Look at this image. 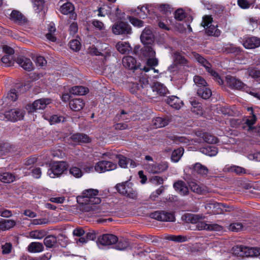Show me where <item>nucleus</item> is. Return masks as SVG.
Wrapping results in <instances>:
<instances>
[{
    "label": "nucleus",
    "mask_w": 260,
    "mask_h": 260,
    "mask_svg": "<svg viewBox=\"0 0 260 260\" xmlns=\"http://www.w3.org/2000/svg\"><path fill=\"white\" fill-rule=\"evenodd\" d=\"M232 251L235 255L241 257L256 256L260 254V249L249 247L242 245L234 246Z\"/></svg>",
    "instance_id": "f257e3e1"
},
{
    "label": "nucleus",
    "mask_w": 260,
    "mask_h": 260,
    "mask_svg": "<svg viewBox=\"0 0 260 260\" xmlns=\"http://www.w3.org/2000/svg\"><path fill=\"white\" fill-rule=\"evenodd\" d=\"M112 32L116 35H127L132 33V29L129 24L123 21L115 22L112 27Z\"/></svg>",
    "instance_id": "f03ea898"
},
{
    "label": "nucleus",
    "mask_w": 260,
    "mask_h": 260,
    "mask_svg": "<svg viewBox=\"0 0 260 260\" xmlns=\"http://www.w3.org/2000/svg\"><path fill=\"white\" fill-rule=\"evenodd\" d=\"M67 169L66 164L63 161L55 162L51 165L47 174L51 178L60 176Z\"/></svg>",
    "instance_id": "7ed1b4c3"
},
{
    "label": "nucleus",
    "mask_w": 260,
    "mask_h": 260,
    "mask_svg": "<svg viewBox=\"0 0 260 260\" xmlns=\"http://www.w3.org/2000/svg\"><path fill=\"white\" fill-rule=\"evenodd\" d=\"M51 99L49 98L40 99L36 100L31 104H27L26 109L29 113H32L37 110L44 109L47 105L51 103Z\"/></svg>",
    "instance_id": "20e7f679"
},
{
    "label": "nucleus",
    "mask_w": 260,
    "mask_h": 260,
    "mask_svg": "<svg viewBox=\"0 0 260 260\" xmlns=\"http://www.w3.org/2000/svg\"><path fill=\"white\" fill-rule=\"evenodd\" d=\"M150 217L157 220L173 222L175 220L174 214L165 211H156L150 214Z\"/></svg>",
    "instance_id": "39448f33"
},
{
    "label": "nucleus",
    "mask_w": 260,
    "mask_h": 260,
    "mask_svg": "<svg viewBox=\"0 0 260 260\" xmlns=\"http://www.w3.org/2000/svg\"><path fill=\"white\" fill-rule=\"evenodd\" d=\"M117 168V165L110 161L101 160L96 163L94 170L99 173H104L114 170Z\"/></svg>",
    "instance_id": "423d86ee"
},
{
    "label": "nucleus",
    "mask_w": 260,
    "mask_h": 260,
    "mask_svg": "<svg viewBox=\"0 0 260 260\" xmlns=\"http://www.w3.org/2000/svg\"><path fill=\"white\" fill-rule=\"evenodd\" d=\"M168 163L166 161H162L158 164L145 165V169L152 174H159L168 168Z\"/></svg>",
    "instance_id": "0eeeda50"
},
{
    "label": "nucleus",
    "mask_w": 260,
    "mask_h": 260,
    "mask_svg": "<svg viewBox=\"0 0 260 260\" xmlns=\"http://www.w3.org/2000/svg\"><path fill=\"white\" fill-rule=\"evenodd\" d=\"M226 81L228 86L232 89L245 90L248 88L244 83L234 77L228 76L226 77Z\"/></svg>",
    "instance_id": "6e6552de"
},
{
    "label": "nucleus",
    "mask_w": 260,
    "mask_h": 260,
    "mask_svg": "<svg viewBox=\"0 0 260 260\" xmlns=\"http://www.w3.org/2000/svg\"><path fill=\"white\" fill-rule=\"evenodd\" d=\"M25 114L24 111L19 109H12L6 112L5 117L10 121H16L23 119Z\"/></svg>",
    "instance_id": "1a4fd4ad"
},
{
    "label": "nucleus",
    "mask_w": 260,
    "mask_h": 260,
    "mask_svg": "<svg viewBox=\"0 0 260 260\" xmlns=\"http://www.w3.org/2000/svg\"><path fill=\"white\" fill-rule=\"evenodd\" d=\"M243 45L248 49H254L260 46V38L252 36L243 40Z\"/></svg>",
    "instance_id": "9d476101"
},
{
    "label": "nucleus",
    "mask_w": 260,
    "mask_h": 260,
    "mask_svg": "<svg viewBox=\"0 0 260 260\" xmlns=\"http://www.w3.org/2000/svg\"><path fill=\"white\" fill-rule=\"evenodd\" d=\"M98 241L103 245H110L118 241V237L113 234H103L98 238Z\"/></svg>",
    "instance_id": "9b49d317"
},
{
    "label": "nucleus",
    "mask_w": 260,
    "mask_h": 260,
    "mask_svg": "<svg viewBox=\"0 0 260 260\" xmlns=\"http://www.w3.org/2000/svg\"><path fill=\"white\" fill-rule=\"evenodd\" d=\"M140 39L144 45H149L154 42V36L149 27H145L142 32Z\"/></svg>",
    "instance_id": "f8f14e48"
},
{
    "label": "nucleus",
    "mask_w": 260,
    "mask_h": 260,
    "mask_svg": "<svg viewBox=\"0 0 260 260\" xmlns=\"http://www.w3.org/2000/svg\"><path fill=\"white\" fill-rule=\"evenodd\" d=\"M16 62L26 71H30L34 69L33 63L31 60L25 56H21L18 57L16 59Z\"/></svg>",
    "instance_id": "ddd939ff"
},
{
    "label": "nucleus",
    "mask_w": 260,
    "mask_h": 260,
    "mask_svg": "<svg viewBox=\"0 0 260 260\" xmlns=\"http://www.w3.org/2000/svg\"><path fill=\"white\" fill-rule=\"evenodd\" d=\"M173 187L181 195L186 196L188 194V188L185 182L182 180H178L175 182L173 184Z\"/></svg>",
    "instance_id": "4468645a"
},
{
    "label": "nucleus",
    "mask_w": 260,
    "mask_h": 260,
    "mask_svg": "<svg viewBox=\"0 0 260 260\" xmlns=\"http://www.w3.org/2000/svg\"><path fill=\"white\" fill-rule=\"evenodd\" d=\"M11 19L17 23L22 24L27 21V19L20 12L13 10L10 14Z\"/></svg>",
    "instance_id": "2eb2a0df"
},
{
    "label": "nucleus",
    "mask_w": 260,
    "mask_h": 260,
    "mask_svg": "<svg viewBox=\"0 0 260 260\" xmlns=\"http://www.w3.org/2000/svg\"><path fill=\"white\" fill-rule=\"evenodd\" d=\"M155 55V52L153 48L149 45H145L140 50V56L141 57L150 58L154 57Z\"/></svg>",
    "instance_id": "dca6fc26"
},
{
    "label": "nucleus",
    "mask_w": 260,
    "mask_h": 260,
    "mask_svg": "<svg viewBox=\"0 0 260 260\" xmlns=\"http://www.w3.org/2000/svg\"><path fill=\"white\" fill-rule=\"evenodd\" d=\"M165 101L171 107L176 109H179L183 104V102L176 96L169 97Z\"/></svg>",
    "instance_id": "f3484780"
},
{
    "label": "nucleus",
    "mask_w": 260,
    "mask_h": 260,
    "mask_svg": "<svg viewBox=\"0 0 260 260\" xmlns=\"http://www.w3.org/2000/svg\"><path fill=\"white\" fill-rule=\"evenodd\" d=\"M90 52L91 54L95 55H101L104 56L105 58L108 57L111 55L110 49L107 47L105 48V50L103 49H99L92 46L90 48Z\"/></svg>",
    "instance_id": "a211bd4d"
},
{
    "label": "nucleus",
    "mask_w": 260,
    "mask_h": 260,
    "mask_svg": "<svg viewBox=\"0 0 260 260\" xmlns=\"http://www.w3.org/2000/svg\"><path fill=\"white\" fill-rule=\"evenodd\" d=\"M193 171L202 177H206L209 173L208 169L199 162H197L192 166Z\"/></svg>",
    "instance_id": "6ab92c4d"
},
{
    "label": "nucleus",
    "mask_w": 260,
    "mask_h": 260,
    "mask_svg": "<svg viewBox=\"0 0 260 260\" xmlns=\"http://www.w3.org/2000/svg\"><path fill=\"white\" fill-rule=\"evenodd\" d=\"M122 64L124 67L129 70H134L137 68L136 60L131 56L124 57L122 59Z\"/></svg>",
    "instance_id": "aec40b11"
},
{
    "label": "nucleus",
    "mask_w": 260,
    "mask_h": 260,
    "mask_svg": "<svg viewBox=\"0 0 260 260\" xmlns=\"http://www.w3.org/2000/svg\"><path fill=\"white\" fill-rule=\"evenodd\" d=\"M85 103L82 99H75L70 101L69 105L71 109L75 111L81 110L84 106Z\"/></svg>",
    "instance_id": "412c9836"
},
{
    "label": "nucleus",
    "mask_w": 260,
    "mask_h": 260,
    "mask_svg": "<svg viewBox=\"0 0 260 260\" xmlns=\"http://www.w3.org/2000/svg\"><path fill=\"white\" fill-rule=\"evenodd\" d=\"M71 138L74 142L78 143H89L90 138L85 134L77 133L72 136Z\"/></svg>",
    "instance_id": "4be33fe9"
},
{
    "label": "nucleus",
    "mask_w": 260,
    "mask_h": 260,
    "mask_svg": "<svg viewBox=\"0 0 260 260\" xmlns=\"http://www.w3.org/2000/svg\"><path fill=\"white\" fill-rule=\"evenodd\" d=\"M200 151L205 155L214 156L217 154L218 149L214 146H207L201 148Z\"/></svg>",
    "instance_id": "5701e85b"
},
{
    "label": "nucleus",
    "mask_w": 260,
    "mask_h": 260,
    "mask_svg": "<svg viewBox=\"0 0 260 260\" xmlns=\"http://www.w3.org/2000/svg\"><path fill=\"white\" fill-rule=\"evenodd\" d=\"M117 50L122 54H128L132 50L129 43L126 42H118L116 45Z\"/></svg>",
    "instance_id": "b1692460"
},
{
    "label": "nucleus",
    "mask_w": 260,
    "mask_h": 260,
    "mask_svg": "<svg viewBox=\"0 0 260 260\" xmlns=\"http://www.w3.org/2000/svg\"><path fill=\"white\" fill-rule=\"evenodd\" d=\"M16 222L11 219H2L0 221V232L8 230L14 226Z\"/></svg>",
    "instance_id": "393cba45"
},
{
    "label": "nucleus",
    "mask_w": 260,
    "mask_h": 260,
    "mask_svg": "<svg viewBox=\"0 0 260 260\" xmlns=\"http://www.w3.org/2000/svg\"><path fill=\"white\" fill-rule=\"evenodd\" d=\"M152 89L153 91H156L160 96L165 95L168 92L166 87L159 82L155 83L152 87Z\"/></svg>",
    "instance_id": "a878e982"
},
{
    "label": "nucleus",
    "mask_w": 260,
    "mask_h": 260,
    "mask_svg": "<svg viewBox=\"0 0 260 260\" xmlns=\"http://www.w3.org/2000/svg\"><path fill=\"white\" fill-rule=\"evenodd\" d=\"M43 249V245L40 242H31L27 247L28 251L32 253L40 252Z\"/></svg>",
    "instance_id": "bb28decb"
},
{
    "label": "nucleus",
    "mask_w": 260,
    "mask_h": 260,
    "mask_svg": "<svg viewBox=\"0 0 260 260\" xmlns=\"http://www.w3.org/2000/svg\"><path fill=\"white\" fill-rule=\"evenodd\" d=\"M197 94L203 99L207 100L211 96L212 92L211 90L206 87V86H203L198 89Z\"/></svg>",
    "instance_id": "cd10ccee"
},
{
    "label": "nucleus",
    "mask_w": 260,
    "mask_h": 260,
    "mask_svg": "<svg viewBox=\"0 0 260 260\" xmlns=\"http://www.w3.org/2000/svg\"><path fill=\"white\" fill-rule=\"evenodd\" d=\"M60 11L64 15L71 14L74 11V6L71 3L67 2L61 6Z\"/></svg>",
    "instance_id": "c85d7f7f"
},
{
    "label": "nucleus",
    "mask_w": 260,
    "mask_h": 260,
    "mask_svg": "<svg viewBox=\"0 0 260 260\" xmlns=\"http://www.w3.org/2000/svg\"><path fill=\"white\" fill-rule=\"evenodd\" d=\"M15 176L13 174L8 172L0 174V181L4 183H9L15 180Z\"/></svg>",
    "instance_id": "c756f323"
},
{
    "label": "nucleus",
    "mask_w": 260,
    "mask_h": 260,
    "mask_svg": "<svg viewBox=\"0 0 260 260\" xmlns=\"http://www.w3.org/2000/svg\"><path fill=\"white\" fill-rule=\"evenodd\" d=\"M129 183L126 181L117 184L115 188L118 192L125 196L127 193V190L129 188Z\"/></svg>",
    "instance_id": "7c9ffc66"
},
{
    "label": "nucleus",
    "mask_w": 260,
    "mask_h": 260,
    "mask_svg": "<svg viewBox=\"0 0 260 260\" xmlns=\"http://www.w3.org/2000/svg\"><path fill=\"white\" fill-rule=\"evenodd\" d=\"M56 243V237L53 235H49L44 239V244L48 248L53 247Z\"/></svg>",
    "instance_id": "2f4dec72"
},
{
    "label": "nucleus",
    "mask_w": 260,
    "mask_h": 260,
    "mask_svg": "<svg viewBox=\"0 0 260 260\" xmlns=\"http://www.w3.org/2000/svg\"><path fill=\"white\" fill-rule=\"evenodd\" d=\"M89 91L88 88L82 86H78L72 87L71 92L76 95H84Z\"/></svg>",
    "instance_id": "473e14b6"
},
{
    "label": "nucleus",
    "mask_w": 260,
    "mask_h": 260,
    "mask_svg": "<svg viewBox=\"0 0 260 260\" xmlns=\"http://www.w3.org/2000/svg\"><path fill=\"white\" fill-rule=\"evenodd\" d=\"M183 152L184 149L182 147L174 150L171 155L172 160L175 162H178L182 156Z\"/></svg>",
    "instance_id": "72a5a7b5"
},
{
    "label": "nucleus",
    "mask_w": 260,
    "mask_h": 260,
    "mask_svg": "<svg viewBox=\"0 0 260 260\" xmlns=\"http://www.w3.org/2000/svg\"><path fill=\"white\" fill-rule=\"evenodd\" d=\"M169 120L167 119L161 117H156L153 120V125L155 128L162 127L167 125L169 123Z\"/></svg>",
    "instance_id": "f704fd0d"
},
{
    "label": "nucleus",
    "mask_w": 260,
    "mask_h": 260,
    "mask_svg": "<svg viewBox=\"0 0 260 260\" xmlns=\"http://www.w3.org/2000/svg\"><path fill=\"white\" fill-rule=\"evenodd\" d=\"M174 61L176 63L185 65L187 63V60L182 55V53L179 52H176L174 54Z\"/></svg>",
    "instance_id": "c9c22d12"
},
{
    "label": "nucleus",
    "mask_w": 260,
    "mask_h": 260,
    "mask_svg": "<svg viewBox=\"0 0 260 260\" xmlns=\"http://www.w3.org/2000/svg\"><path fill=\"white\" fill-rule=\"evenodd\" d=\"M206 32L209 36H218L220 35V31L217 28L216 26L213 25H210L206 29Z\"/></svg>",
    "instance_id": "e433bc0d"
},
{
    "label": "nucleus",
    "mask_w": 260,
    "mask_h": 260,
    "mask_svg": "<svg viewBox=\"0 0 260 260\" xmlns=\"http://www.w3.org/2000/svg\"><path fill=\"white\" fill-rule=\"evenodd\" d=\"M189 186L192 191L198 194H202L204 191L205 187L200 186L196 182H191Z\"/></svg>",
    "instance_id": "4c0bfd02"
},
{
    "label": "nucleus",
    "mask_w": 260,
    "mask_h": 260,
    "mask_svg": "<svg viewBox=\"0 0 260 260\" xmlns=\"http://www.w3.org/2000/svg\"><path fill=\"white\" fill-rule=\"evenodd\" d=\"M203 138L208 143L215 144L218 142V139L217 137L208 133L204 134Z\"/></svg>",
    "instance_id": "58836bf2"
},
{
    "label": "nucleus",
    "mask_w": 260,
    "mask_h": 260,
    "mask_svg": "<svg viewBox=\"0 0 260 260\" xmlns=\"http://www.w3.org/2000/svg\"><path fill=\"white\" fill-rule=\"evenodd\" d=\"M189 102L193 107L191 109L192 112H197L198 114L202 113L201 106L198 102L193 98H191Z\"/></svg>",
    "instance_id": "ea45409f"
},
{
    "label": "nucleus",
    "mask_w": 260,
    "mask_h": 260,
    "mask_svg": "<svg viewBox=\"0 0 260 260\" xmlns=\"http://www.w3.org/2000/svg\"><path fill=\"white\" fill-rule=\"evenodd\" d=\"M45 235L46 232L44 230H35L29 233V236L34 239H42Z\"/></svg>",
    "instance_id": "a19ab883"
},
{
    "label": "nucleus",
    "mask_w": 260,
    "mask_h": 260,
    "mask_svg": "<svg viewBox=\"0 0 260 260\" xmlns=\"http://www.w3.org/2000/svg\"><path fill=\"white\" fill-rule=\"evenodd\" d=\"M115 244V248L120 250L126 249L129 246L128 242L125 239H118Z\"/></svg>",
    "instance_id": "79ce46f5"
},
{
    "label": "nucleus",
    "mask_w": 260,
    "mask_h": 260,
    "mask_svg": "<svg viewBox=\"0 0 260 260\" xmlns=\"http://www.w3.org/2000/svg\"><path fill=\"white\" fill-rule=\"evenodd\" d=\"M193 81L195 84L200 88L207 86V83L206 80L200 76H195L193 78Z\"/></svg>",
    "instance_id": "37998d69"
},
{
    "label": "nucleus",
    "mask_w": 260,
    "mask_h": 260,
    "mask_svg": "<svg viewBox=\"0 0 260 260\" xmlns=\"http://www.w3.org/2000/svg\"><path fill=\"white\" fill-rule=\"evenodd\" d=\"M194 57L206 70H209V67L211 66V64L206 59L198 53L194 55Z\"/></svg>",
    "instance_id": "c03bdc74"
},
{
    "label": "nucleus",
    "mask_w": 260,
    "mask_h": 260,
    "mask_svg": "<svg viewBox=\"0 0 260 260\" xmlns=\"http://www.w3.org/2000/svg\"><path fill=\"white\" fill-rule=\"evenodd\" d=\"M127 19L134 26L137 27H142L144 25V22L133 16H128Z\"/></svg>",
    "instance_id": "a18cd8bd"
},
{
    "label": "nucleus",
    "mask_w": 260,
    "mask_h": 260,
    "mask_svg": "<svg viewBox=\"0 0 260 260\" xmlns=\"http://www.w3.org/2000/svg\"><path fill=\"white\" fill-rule=\"evenodd\" d=\"M98 192L99 191L96 189H89L85 190L83 192V197L89 198V200H90V199H93V198L96 196L98 194Z\"/></svg>",
    "instance_id": "49530a36"
},
{
    "label": "nucleus",
    "mask_w": 260,
    "mask_h": 260,
    "mask_svg": "<svg viewBox=\"0 0 260 260\" xmlns=\"http://www.w3.org/2000/svg\"><path fill=\"white\" fill-rule=\"evenodd\" d=\"M158 9L164 14L168 15L171 13V8L168 4H160L158 6Z\"/></svg>",
    "instance_id": "de8ad7c7"
},
{
    "label": "nucleus",
    "mask_w": 260,
    "mask_h": 260,
    "mask_svg": "<svg viewBox=\"0 0 260 260\" xmlns=\"http://www.w3.org/2000/svg\"><path fill=\"white\" fill-rule=\"evenodd\" d=\"M211 66H209V70H206V71L208 72H209L211 74V75L215 78V79L218 82L219 84H223V81L220 78L219 75L217 72L211 69Z\"/></svg>",
    "instance_id": "09e8293b"
},
{
    "label": "nucleus",
    "mask_w": 260,
    "mask_h": 260,
    "mask_svg": "<svg viewBox=\"0 0 260 260\" xmlns=\"http://www.w3.org/2000/svg\"><path fill=\"white\" fill-rule=\"evenodd\" d=\"M70 173L76 178H80L83 175V173L80 169L76 167H73L70 168Z\"/></svg>",
    "instance_id": "8fccbe9b"
},
{
    "label": "nucleus",
    "mask_w": 260,
    "mask_h": 260,
    "mask_svg": "<svg viewBox=\"0 0 260 260\" xmlns=\"http://www.w3.org/2000/svg\"><path fill=\"white\" fill-rule=\"evenodd\" d=\"M167 240L177 242H182L184 241H185L186 240V238L185 237H184L183 236L178 235V236H175V235H170L167 237L166 238Z\"/></svg>",
    "instance_id": "3c124183"
},
{
    "label": "nucleus",
    "mask_w": 260,
    "mask_h": 260,
    "mask_svg": "<svg viewBox=\"0 0 260 260\" xmlns=\"http://www.w3.org/2000/svg\"><path fill=\"white\" fill-rule=\"evenodd\" d=\"M174 17L178 21H182L185 17V14L182 9H177L174 13Z\"/></svg>",
    "instance_id": "603ef678"
},
{
    "label": "nucleus",
    "mask_w": 260,
    "mask_h": 260,
    "mask_svg": "<svg viewBox=\"0 0 260 260\" xmlns=\"http://www.w3.org/2000/svg\"><path fill=\"white\" fill-rule=\"evenodd\" d=\"M116 157L118 158V164L120 167L123 168L127 167L128 158L122 155H117Z\"/></svg>",
    "instance_id": "864d4df0"
},
{
    "label": "nucleus",
    "mask_w": 260,
    "mask_h": 260,
    "mask_svg": "<svg viewBox=\"0 0 260 260\" xmlns=\"http://www.w3.org/2000/svg\"><path fill=\"white\" fill-rule=\"evenodd\" d=\"M12 59L13 57L12 56L5 55L1 58V60L6 66L9 67L13 65L14 64Z\"/></svg>",
    "instance_id": "5fc2aeb1"
},
{
    "label": "nucleus",
    "mask_w": 260,
    "mask_h": 260,
    "mask_svg": "<svg viewBox=\"0 0 260 260\" xmlns=\"http://www.w3.org/2000/svg\"><path fill=\"white\" fill-rule=\"evenodd\" d=\"M209 227L207 231H221L223 230L222 226L217 223H208Z\"/></svg>",
    "instance_id": "6e6d98bb"
},
{
    "label": "nucleus",
    "mask_w": 260,
    "mask_h": 260,
    "mask_svg": "<svg viewBox=\"0 0 260 260\" xmlns=\"http://www.w3.org/2000/svg\"><path fill=\"white\" fill-rule=\"evenodd\" d=\"M70 48L74 51H78L80 48V43L77 40H73L70 42Z\"/></svg>",
    "instance_id": "4d7b16f0"
},
{
    "label": "nucleus",
    "mask_w": 260,
    "mask_h": 260,
    "mask_svg": "<svg viewBox=\"0 0 260 260\" xmlns=\"http://www.w3.org/2000/svg\"><path fill=\"white\" fill-rule=\"evenodd\" d=\"M64 118L62 116H58L56 115H53L50 117L49 120L51 124L64 121Z\"/></svg>",
    "instance_id": "13d9d810"
},
{
    "label": "nucleus",
    "mask_w": 260,
    "mask_h": 260,
    "mask_svg": "<svg viewBox=\"0 0 260 260\" xmlns=\"http://www.w3.org/2000/svg\"><path fill=\"white\" fill-rule=\"evenodd\" d=\"M150 181L156 185L162 184L164 183V179L162 177L158 176L152 177L150 179Z\"/></svg>",
    "instance_id": "bf43d9fd"
},
{
    "label": "nucleus",
    "mask_w": 260,
    "mask_h": 260,
    "mask_svg": "<svg viewBox=\"0 0 260 260\" xmlns=\"http://www.w3.org/2000/svg\"><path fill=\"white\" fill-rule=\"evenodd\" d=\"M243 228V225L241 223H234L230 225V230L233 232H238Z\"/></svg>",
    "instance_id": "052dcab7"
},
{
    "label": "nucleus",
    "mask_w": 260,
    "mask_h": 260,
    "mask_svg": "<svg viewBox=\"0 0 260 260\" xmlns=\"http://www.w3.org/2000/svg\"><path fill=\"white\" fill-rule=\"evenodd\" d=\"M6 98L13 102L16 101L18 98V95L16 92V90L11 89L8 93Z\"/></svg>",
    "instance_id": "680f3d73"
},
{
    "label": "nucleus",
    "mask_w": 260,
    "mask_h": 260,
    "mask_svg": "<svg viewBox=\"0 0 260 260\" xmlns=\"http://www.w3.org/2000/svg\"><path fill=\"white\" fill-rule=\"evenodd\" d=\"M212 22V18L211 16L206 15L203 17V21L201 23L202 25L205 27L207 26L209 24L211 23Z\"/></svg>",
    "instance_id": "e2e57ef3"
},
{
    "label": "nucleus",
    "mask_w": 260,
    "mask_h": 260,
    "mask_svg": "<svg viewBox=\"0 0 260 260\" xmlns=\"http://www.w3.org/2000/svg\"><path fill=\"white\" fill-rule=\"evenodd\" d=\"M2 249L3 254H8L11 251L12 244L10 243H6L2 246Z\"/></svg>",
    "instance_id": "0e129e2a"
},
{
    "label": "nucleus",
    "mask_w": 260,
    "mask_h": 260,
    "mask_svg": "<svg viewBox=\"0 0 260 260\" xmlns=\"http://www.w3.org/2000/svg\"><path fill=\"white\" fill-rule=\"evenodd\" d=\"M231 171L232 172H235L237 174H245L246 173V170L245 169L239 166L232 167L231 168Z\"/></svg>",
    "instance_id": "69168bd1"
},
{
    "label": "nucleus",
    "mask_w": 260,
    "mask_h": 260,
    "mask_svg": "<svg viewBox=\"0 0 260 260\" xmlns=\"http://www.w3.org/2000/svg\"><path fill=\"white\" fill-rule=\"evenodd\" d=\"M36 62L37 66L43 67L47 63V61L43 56H38L36 58Z\"/></svg>",
    "instance_id": "338daca9"
},
{
    "label": "nucleus",
    "mask_w": 260,
    "mask_h": 260,
    "mask_svg": "<svg viewBox=\"0 0 260 260\" xmlns=\"http://www.w3.org/2000/svg\"><path fill=\"white\" fill-rule=\"evenodd\" d=\"M141 87L138 83H133L131 85L130 91L132 93H137L141 89Z\"/></svg>",
    "instance_id": "774afa93"
}]
</instances>
